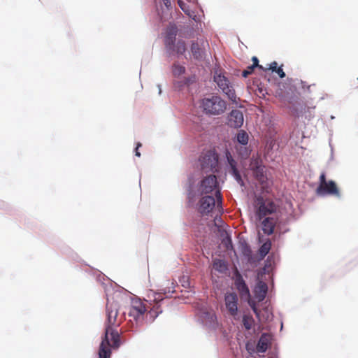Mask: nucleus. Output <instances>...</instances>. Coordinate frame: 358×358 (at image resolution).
Wrapping results in <instances>:
<instances>
[{
  "label": "nucleus",
  "instance_id": "nucleus-24",
  "mask_svg": "<svg viewBox=\"0 0 358 358\" xmlns=\"http://www.w3.org/2000/svg\"><path fill=\"white\" fill-rule=\"evenodd\" d=\"M271 248V242L270 240H267L262 244L259 250V254L262 258H264L270 251Z\"/></svg>",
  "mask_w": 358,
  "mask_h": 358
},
{
  "label": "nucleus",
  "instance_id": "nucleus-10",
  "mask_svg": "<svg viewBox=\"0 0 358 358\" xmlns=\"http://www.w3.org/2000/svg\"><path fill=\"white\" fill-rule=\"evenodd\" d=\"M147 310L148 307L141 300L135 299L131 301L128 315L138 323L143 320Z\"/></svg>",
  "mask_w": 358,
  "mask_h": 358
},
{
  "label": "nucleus",
  "instance_id": "nucleus-16",
  "mask_svg": "<svg viewBox=\"0 0 358 358\" xmlns=\"http://www.w3.org/2000/svg\"><path fill=\"white\" fill-rule=\"evenodd\" d=\"M229 165L230 166V173L234 177L237 182L241 186L245 185L244 182L242 179L241 175L236 167V162L229 155L227 156Z\"/></svg>",
  "mask_w": 358,
  "mask_h": 358
},
{
  "label": "nucleus",
  "instance_id": "nucleus-28",
  "mask_svg": "<svg viewBox=\"0 0 358 358\" xmlns=\"http://www.w3.org/2000/svg\"><path fill=\"white\" fill-rule=\"evenodd\" d=\"M255 67L252 66H248L246 69L243 70L242 72V76L244 78H247L249 75H250L254 71Z\"/></svg>",
  "mask_w": 358,
  "mask_h": 358
},
{
  "label": "nucleus",
  "instance_id": "nucleus-9",
  "mask_svg": "<svg viewBox=\"0 0 358 358\" xmlns=\"http://www.w3.org/2000/svg\"><path fill=\"white\" fill-rule=\"evenodd\" d=\"M214 81L229 100L234 103H237L235 90L227 77L222 73H216L214 76Z\"/></svg>",
  "mask_w": 358,
  "mask_h": 358
},
{
  "label": "nucleus",
  "instance_id": "nucleus-13",
  "mask_svg": "<svg viewBox=\"0 0 358 358\" xmlns=\"http://www.w3.org/2000/svg\"><path fill=\"white\" fill-rule=\"evenodd\" d=\"M244 122L242 111L238 109L232 110L228 115V125L233 128H240Z\"/></svg>",
  "mask_w": 358,
  "mask_h": 358
},
{
  "label": "nucleus",
  "instance_id": "nucleus-25",
  "mask_svg": "<svg viewBox=\"0 0 358 358\" xmlns=\"http://www.w3.org/2000/svg\"><path fill=\"white\" fill-rule=\"evenodd\" d=\"M254 319L251 315H245L243 317V324L247 330H250L254 324Z\"/></svg>",
  "mask_w": 358,
  "mask_h": 358
},
{
  "label": "nucleus",
  "instance_id": "nucleus-35",
  "mask_svg": "<svg viewBox=\"0 0 358 358\" xmlns=\"http://www.w3.org/2000/svg\"><path fill=\"white\" fill-rule=\"evenodd\" d=\"M218 262H215V266H217Z\"/></svg>",
  "mask_w": 358,
  "mask_h": 358
},
{
  "label": "nucleus",
  "instance_id": "nucleus-32",
  "mask_svg": "<svg viewBox=\"0 0 358 358\" xmlns=\"http://www.w3.org/2000/svg\"><path fill=\"white\" fill-rule=\"evenodd\" d=\"M179 6H180V7L181 8V9H182L185 13H187V10L185 9V3H182V2H179Z\"/></svg>",
  "mask_w": 358,
  "mask_h": 358
},
{
  "label": "nucleus",
  "instance_id": "nucleus-30",
  "mask_svg": "<svg viewBox=\"0 0 358 358\" xmlns=\"http://www.w3.org/2000/svg\"><path fill=\"white\" fill-rule=\"evenodd\" d=\"M141 145H142V144H141V143H138L136 144V149H135V155H136V156H137V157H140V156H141V153H140V152H139V151H138V148H139L140 147H141Z\"/></svg>",
  "mask_w": 358,
  "mask_h": 358
},
{
  "label": "nucleus",
  "instance_id": "nucleus-12",
  "mask_svg": "<svg viewBox=\"0 0 358 358\" xmlns=\"http://www.w3.org/2000/svg\"><path fill=\"white\" fill-rule=\"evenodd\" d=\"M215 208V199L213 196H204L199 202L198 211L203 215H208Z\"/></svg>",
  "mask_w": 358,
  "mask_h": 358
},
{
  "label": "nucleus",
  "instance_id": "nucleus-26",
  "mask_svg": "<svg viewBox=\"0 0 358 358\" xmlns=\"http://www.w3.org/2000/svg\"><path fill=\"white\" fill-rule=\"evenodd\" d=\"M269 69L272 70V71H275L278 73L280 78H283L285 77V73L283 71L281 67H278V64L276 62H273L270 64Z\"/></svg>",
  "mask_w": 358,
  "mask_h": 358
},
{
  "label": "nucleus",
  "instance_id": "nucleus-22",
  "mask_svg": "<svg viewBox=\"0 0 358 358\" xmlns=\"http://www.w3.org/2000/svg\"><path fill=\"white\" fill-rule=\"evenodd\" d=\"M171 50L175 51L178 55H183L187 50L186 43L183 40H179L176 44L174 43V46Z\"/></svg>",
  "mask_w": 358,
  "mask_h": 358
},
{
  "label": "nucleus",
  "instance_id": "nucleus-33",
  "mask_svg": "<svg viewBox=\"0 0 358 358\" xmlns=\"http://www.w3.org/2000/svg\"><path fill=\"white\" fill-rule=\"evenodd\" d=\"M250 306L252 307V310L254 311V313H255L256 315H258V310H257V308L255 307V305H254V306H252V305L250 304Z\"/></svg>",
  "mask_w": 358,
  "mask_h": 358
},
{
  "label": "nucleus",
  "instance_id": "nucleus-6",
  "mask_svg": "<svg viewBox=\"0 0 358 358\" xmlns=\"http://www.w3.org/2000/svg\"><path fill=\"white\" fill-rule=\"evenodd\" d=\"M316 193L318 195H332L336 197H341L340 191L333 180L327 181L326 179V173L324 172L321 173L319 178V185L316 189Z\"/></svg>",
  "mask_w": 358,
  "mask_h": 358
},
{
  "label": "nucleus",
  "instance_id": "nucleus-34",
  "mask_svg": "<svg viewBox=\"0 0 358 358\" xmlns=\"http://www.w3.org/2000/svg\"><path fill=\"white\" fill-rule=\"evenodd\" d=\"M168 2H169V0H166V1L165 2L166 6H167Z\"/></svg>",
  "mask_w": 358,
  "mask_h": 358
},
{
  "label": "nucleus",
  "instance_id": "nucleus-17",
  "mask_svg": "<svg viewBox=\"0 0 358 358\" xmlns=\"http://www.w3.org/2000/svg\"><path fill=\"white\" fill-rule=\"evenodd\" d=\"M277 222V217H266L262 221V229L266 235H271L274 231V228Z\"/></svg>",
  "mask_w": 358,
  "mask_h": 358
},
{
  "label": "nucleus",
  "instance_id": "nucleus-4",
  "mask_svg": "<svg viewBox=\"0 0 358 358\" xmlns=\"http://www.w3.org/2000/svg\"><path fill=\"white\" fill-rule=\"evenodd\" d=\"M218 183L217 178L215 175H210L204 178L199 185V191L201 194H207L215 190V196L217 199V208L218 211L222 210V195L219 189H217Z\"/></svg>",
  "mask_w": 358,
  "mask_h": 358
},
{
  "label": "nucleus",
  "instance_id": "nucleus-1",
  "mask_svg": "<svg viewBox=\"0 0 358 358\" xmlns=\"http://www.w3.org/2000/svg\"><path fill=\"white\" fill-rule=\"evenodd\" d=\"M106 315L107 321L103 341L110 342L113 348H118L120 345V336L117 327L120 326L121 319L118 318L117 304L108 303L106 305Z\"/></svg>",
  "mask_w": 358,
  "mask_h": 358
},
{
  "label": "nucleus",
  "instance_id": "nucleus-18",
  "mask_svg": "<svg viewBox=\"0 0 358 358\" xmlns=\"http://www.w3.org/2000/svg\"><path fill=\"white\" fill-rule=\"evenodd\" d=\"M234 284L241 296H250L248 287L238 271L236 273Z\"/></svg>",
  "mask_w": 358,
  "mask_h": 358
},
{
  "label": "nucleus",
  "instance_id": "nucleus-37",
  "mask_svg": "<svg viewBox=\"0 0 358 358\" xmlns=\"http://www.w3.org/2000/svg\"><path fill=\"white\" fill-rule=\"evenodd\" d=\"M268 358H276V357H269Z\"/></svg>",
  "mask_w": 358,
  "mask_h": 358
},
{
  "label": "nucleus",
  "instance_id": "nucleus-21",
  "mask_svg": "<svg viewBox=\"0 0 358 358\" xmlns=\"http://www.w3.org/2000/svg\"><path fill=\"white\" fill-rule=\"evenodd\" d=\"M107 341H102L99 350V358H110L111 357V343L106 342Z\"/></svg>",
  "mask_w": 358,
  "mask_h": 358
},
{
  "label": "nucleus",
  "instance_id": "nucleus-2",
  "mask_svg": "<svg viewBox=\"0 0 358 358\" xmlns=\"http://www.w3.org/2000/svg\"><path fill=\"white\" fill-rule=\"evenodd\" d=\"M201 107L206 114L218 115L224 113L227 103L220 96L212 95L202 99Z\"/></svg>",
  "mask_w": 358,
  "mask_h": 358
},
{
  "label": "nucleus",
  "instance_id": "nucleus-5",
  "mask_svg": "<svg viewBox=\"0 0 358 358\" xmlns=\"http://www.w3.org/2000/svg\"><path fill=\"white\" fill-rule=\"evenodd\" d=\"M257 208V216L261 220L270 215H273L278 210V206L271 199H264L262 196H258L255 199Z\"/></svg>",
  "mask_w": 358,
  "mask_h": 358
},
{
  "label": "nucleus",
  "instance_id": "nucleus-27",
  "mask_svg": "<svg viewBox=\"0 0 358 358\" xmlns=\"http://www.w3.org/2000/svg\"><path fill=\"white\" fill-rule=\"evenodd\" d=\"M173 74L175 76H179L185 72V68L183 66L179 64H174L173 66Z\"/></svg>",
  "mask_w": 358,
  "mask_h": 358
},
{
  "label": "nucleus",
  "instance_id": "nucleus-7",
  "mask_svg": "<svg viewBox=\"0 0 358 358\" xmlns=\"http://www.w3.org/2000/svg\"><path fill=\"white\" fill-rule=\"evenodd\" d=\"M201 171L203 173H215L217 171L218 155L212 150L201 154L199 157Z\"/></svg>",
  "mask_w": 358,
  "mask_h": 358
},
{
  "label": "nucleus",
  "instance_id": "nucleus-15",
  "mask_svg": "<svg viewBox=\"0 0 358 358\" xmlns=\"http://www.w3.org/2000/svg\"><path fill=\"white\" fill-rule=\"evenodd\" d=\"M190 51L192 57L197 61H203L206 57V50L203 44L197 41H193L190 46Z\"/></svg>",
  "mask_w": 358,
  "mask_h": 358
},
{
  "label": "nucleus",
  "instance_id": "nucleus-19",
  "mask_svg": "<svg viewBox=\"0 0 358 358\" xmlns=\"http://www.w3.org/2000/svg\"><path fill=\"white\" fill-rule=\"evenodd\" d=\"M271 345V336L269 334L264 333L260 336L257 345V350L258 352H265Z\"/></svg>",
  "mask_w": 358,
  "mask_h": 358
},
{
  "label": "nucleus",
  "instance_id": "nucleus-3",
  "mask_svg": "<svg viewBox=\"0 0 358 358\" xmlns=\"http://www.w3.org/2000/svg\"><path fill=\"white\" fill-rule=\"evenodd\" d=\"M147 296V302L149 303V308H150L149 314L154 320L159 315V314L162 313L161 306L164 303L165 300L169 297V296L167 295L166 290L163 289V292H159L150 290Z\"/></svg>",
  "mask_w": 358,
  "mask_h": 358
},
{
  "label": "nucleus",
  "instance_id": "nucleus-31",
  "mask_svg": "<svg viewBox=\"0 0 358 358\" xmlns=\"http://www.w3.org/2000/svg\"><path fill=\"white\" fill-rule=\"evenodd\" d=\"M241 155H242L243 157H248V155H249V151L248 150L245 148L244 149V152L243 153H241Z\"/></svg>",
  "mask_w": 358,
  "mask_h": 358
},
{
  "label": "nucleus",
  "instance_id": "nucleus-36",
  "mask_svg": "<svg viewBox=\"0 0 358 358\" xmlns=\"http://www.w3.org/2000/svg\"><path fill=\"white\" fill-rule=\"evenodd\" d=\"M219 264H220V266H221L222 262H221V261H220V262H219Z\"/></svg>",
  "mask_w": 358,
  "mask_h": 358
},
{
  "label": "nucleus",
  "instance_id": "nucleus-29",
  "mask_svg": "<svg viewBox=\"0 0 358 358\" xmlns=\"http://www.w3.org/2000/svg\"><path fill=\"white\" fill-rule=\"evenodd\" d=\"M252 61L253 64L251 66H252L255 68L259 67L260 69H262V66L259 65V59L257 57H255V56L252 57Z\"/></svg>",
  "mask_w": 358,
  "mask_h": 358
},
{
  "label": "nucleus",
  "instance_id": "nucleus-8",
  "mask_svg": "<svg viewBox=\"0 0 358 358\" xmlns=\"http://www.w3.org/2000/svg\"><path fill=\"white\" fill-rule=\"evenodd\" d=\"M250 168L256 180L262 186V188L268 187V178L265 171V166L259 157L252 158L250 161Z\"/></svg>",
  "mask_w": 358,
  "mask_h": 358
},
{
  "label": "nucleus",
  "instance_id": "nucleus-23",
  "mask_svg": "<svg viewBox=\"0 0 358 358\" xmlns=\"http://www.w3.org/2000/svg\"><path fill=\"white\" fill-rule=\"evenodd\" d=\"M236 138L238 142L243 145H246L248 143L249 136L248 133L244 130L238 131Z\"/></svg>",
  "mask_w": 358,
  "mask_h": 358
},
{
  "label": "nucleus",
  "instance_id": "nucleus-20",
  "mask_svg": "<svg viewBox=\"0 0 358 358\" xmlns=\"http://www.w3.org/2000/svg\"><path fill=\"white\" fill-rule=\"evenodd\" d=\"M268 291V286L266 282L259 281L255 289V295L258 301H262L266 298Z\"/></svg>",
  "mask_w": 358,
  "mask_h": 358
},
{
  "label": "nucleus",
  "instance_id": "nucleus-14",
  "mask_svg": "<svg viewBox=\"0 0 358 358\" xmlns=\"http://www.w3.org/2000/svg\"><path fill=\"white\" fill-rule=\"evenodd\" d=\"M178 28L175 24H169L166 29L164 43L167 48L171 49L174 46Z\"/></svg>",
  "mask_w": 358,
  "mask_h": 358
},
{
  "label": "nucleus",
  "instance_id": "nucleus-38",
  "mask_svg": "<svg viewBox=\"0 0 358 358\" xmlns=\"http://www.w3.org/2000/svg\"><path fill=\"white\" fill-rule=\"evenodd\" d=\"M357 80H358V77H357Z\"/></svg>",
  "mask_w": 358,
  "mask_h": 358
},
{
  "label": "nucleus",
  "instance_id": "nucleus-11",
  "mask_svg": "<svg viewBox=\"0 0 358 358\" xmlns=\"http://www.w3.org/2000/svg\"><path fill=\"white\" fill-rule=\"evenodd\" d=\"M238 300L235 292L227 293L224 296L225 307L229 314L234 318L238 315Z\"/></svg>",
  "mask_w": 358,
  "mask_h": 358
}]
</instances>
